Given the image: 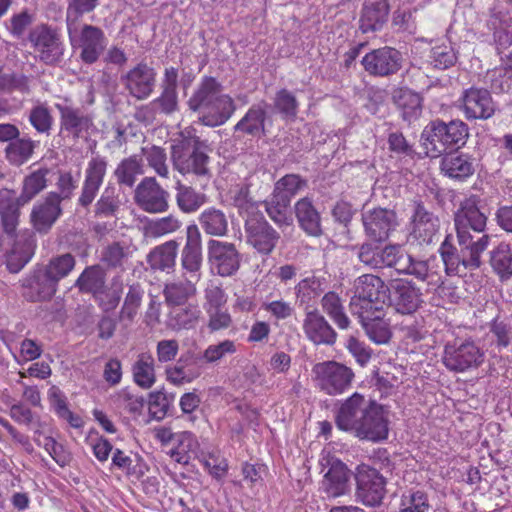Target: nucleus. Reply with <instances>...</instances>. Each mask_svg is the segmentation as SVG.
Returning a JSON list of instances; mask_svg holds the SVG:
<instances>
[{
  "mask_svg": "<svg viewBox=\"0 0 512 512\" xmlns=\"http://www.w3.org/2000/svg\"><path fill=\"white\" fill-rule=\"evenodd\" d=\"M368 292L375 299L376 310H384L385 307H394L398 313L411 314L420 305L419 295L416 290H362Z\"/></svg>",
  "mask_w": 512,
  "mask_h": 512,
  "instance_id": "obj_16",
  "label": "nucleus"
},
{
  "mask_svg": "<svg viewBox=\"0 0 512 512\" xmlns=\"http://www.w3.org/2000/svg\"><path fill=\"white\" fill-rule=\"evenodd\" d=\"M371 403L372 401L365 399L363 395L354 393L340 405L335 417L336 426L353 434Z\"/></svg>",
  "mask_w": 512,
  "mask_h": 512,
  "instance_id": "obj_24",
  "label": "nucleus"
},
{
  "mask_svg": "<svg viewBox=\"0 0 512 512\" xmlns=\"http://www.w3.org/2000/svg\"><path fill=\"white\" fill-rule=\"evenodd\" d=\"M451 239V235H448L440 247V254L447 269L457 268L459 264H462L465 268H479L481 266V253L488 248L490 242L488 234H482L477 239H468L465 244L457 239L460 250L451 243Z\"/></svg>",
  "mask_w": 512,
  "mask_h": 512,
  "instance_id": "obj_5",
  "label": "nucleus"
},
{
  "mask_svg": "<svg viewBox=\"0 0 512 512\" xmlns=\"http://www.w3.org/2000/svg\"><path fill=\"white\" fill-rule=\"evenodd\" d=\"M375 299L362 290L355 294L350 301V308L360 319L368 338L375 344H386L392 337L390 324L384 319L383 310H376Z\"/></svg>",
  "mask_w": 512,
  "mask_h": 512,
  "instance_id": "obj_3",
  "label": "nucleus"
},
{
  "mask_svg": "<svg viewBox=\"0 0 512 512\" xmlns=\"http://www.w3.org/2000/svg\"><path fill=\"white\" fill-rule=\"evenodd\" d=\"M398 272L414 275L424 280L428 273V265L425 261H416L410 255L401 252L392 265Z\"/></svg>",
  "mask_w": 512,
  "mask_h": 512,
  "instance_id": "obj_55",
  "label": "nucleus"
},
{
  "mask_svg": "<svg viewBox=\"0 0 512 512\" xmlns=\"http://www.w3.org/2000/svg\"><path fill=\"white\" fill-rule=\"evenodd\" d=\"M175 190L177 206L184 213H194L207 202L204 193L183 184L180 180L176 182Z\"/></svg>",
  "mask_w": 512,
  "mask_h": 512,
  "instance_id": "obj_45",
  "label": "nucleus"
},
{
  "mask_svg": "<svg viewBox=\"0 0 512 512\" xmlns=\"http://www.w3.org/2000/svg\"><path fill=\"white\" fill-rule=\"evenodd\" d=\"M60 196L55 192L47 195L46 199L35 205L31 212L33 227L40 233H47L60 216Z\"/></svg>",
  "mask_w": 512,
  "mask_h": 512,
  "instance_id": "obj_31",
  "label": "nucleus"
},
{
  "mask_svg": "<svg viewBox=\"0 0 512 512\" xmlns=\"http://www.w3.org/2000/svg\"><path fill=\"white\" fill-rule=\"evenodd\" d=\"M208 257L212 269L220 276H232L240 267L241 255L233 243L210 240Z\"/></svg>",
  "mask_w": 512,
  "mask_h": 512,
  "instance_id": "obj_18",
  "label": "nucleus"
},
{
  "mask_svg": "<svg viewBox=\"0 0 512 512\" xmlns=\"http://www.w3.org/2000/svg\"><path fill=\"white\" fill-rule=\"evenodd\" d=\"M136 204L148 213H163L169 208V193L154 177H145L135 189Z\"/></svg>",
  "mask_w": 512,
  "mask_h": 512,
  "instance_id": "obj_14",
  "label": "nucleus"
},
{
  "mask_svg": "<svg viewBox=\"0 0 512 512\" xmlns=\"http://www.w3.org/2000/svg\"><path fill=\"white\" fill-rule=\"evenodd\" d=\"M105 271L100 265L87 267L75 282L77 288H104Z\"/></svg>",
  "mask_w": 512,
  "mask_h": 512,
  "instance_id": "obj_61",
  "label": "nucleus"
},
{
  "mask_svg": "<svg viewBox=\"0 0 512 512\" xmlns=\"http://www.w3.org/2000/svg\"><path fill=\"white\" fill-rule=\"evenodd\" d=\"M392 101L401 113L402 119L411 124L422 114V97L409 88H397L392 93Z\"/></svg>",
  "mask_w": 512,
  "mask_h": 512,
  "instance_id": "obj_35",
  "label": "nucleus"
},
{
  "mask_svg": "<svg viewBox=\"0 0 512 512\" xmlns=\"http://www.w3.org/2000/svg\"><path fill=\"white\" fill-rule=\"evenodd\" d=\"M359 427L353 432V435L361 440L379 442L385 440L388 436V421L384 416L382 407L372 401L370 408L367 409L365 416L362 417Z\"/></svg>",
  "mask_w": 512,
  "mask_h": 512,
  "instance_id": "obj_22",
  "label": "nucleus"
},
{
  "mask_svg": "<svg viewBox=\"0 0 512 512\" xmlns=\"http://www.w3.org/2000/svg\"><path fill=\"white\" fill-rule=\"evenodd\" d=\"M235 110L234 100L228 94H224L200 112L199 121L205 126L217 127L226 123Z\"/></svg>",
  "mask_w": 512,
  "mask_h": 512,
  "instance_id": "obj_34",
  "label": "nucleus"
},
{
  "mask_svg": "<svg viewBox=\"0 0 512 512\" xmlns=\"http://www.w3.org/2000/svg\"><path fill=\"white\" fill-rule=\"evenodd\" d=\"M27 204L11 189L0 190V219L4 232L13 235L19 224L20 207Z\"/></svg>",
  "mask_w": 512,
  "mask_h": 512,
  "instance_id": "obj_33",
  "label": "nucleus"
},
{
  "mask_svg": "<svg viewBox=\"0 0 512 512\" xmlns=\"http://www.w3.org/2000/svg\"><path fill=\"white\" fill-rule=\"evenodd\" d=\"M352 472L345 463L333 460L321 481L320 490L327 498H338L351 492Z\"/></svg>",
  "mask_w": 512,
  "mask_h": 512,
  "instance_id": "obj_23",
  "label": "nucleus"
},
{
  "mask_svg": "<svg viewBox=\"0 0 512 512\" xmlns=\"http://www.w3.org/2000/svg\"><path fill=\"white\" fill-rule=\"evenodd\" d=\"M484 357V352L474 341H454L444 348L443 364L450 371L462 373L478 368Z\"/></svg>",
  "mask_w": 512,
  "mask_h": 512,
  "instance_id": "obj_8",
  "label": "nucleus"
},
{
  "mask_svg": "<svg viewBox=\"0 0 512 512\" xmlns=\"http://www.w3.org/2000/svg\"><path fill=\"white\" fill-rule=\"evenodd\" d=\"M36 146L37 142L31 138L18 136L5 147V158L11 165L19 167L32 157Z\"/></svg>",
  "mask_w": 512,
  "mask_h": 512,
  "instance_id": "obj_43",
  "label": "nucleus"
},
{
  "mask_svg": "<svg viewBox=\"0 0 512 512\" xmlns=\"http://www.w3.org/2000/svg\"><path fill=\"white\" fill-rule=\"evenodd\" d=\"M293 211L300 229L308 236L320 237L323 235L321 213L311 197L305 196L297 200Z\"/></svg>",
  "mask_w": 512,
  "mask_h": 512,
  "instance_id": "obj_28",
  "label": "nucleus"
},
{
  "mask_svg": "<svg viewBox=\"0 0 512 512\" xmlns=\"http://www.w3.org/2000/svg\"><path fill=\"white\" fill-rule=\"evenodd\" d=\"M440 170L445 177L463 182L475 173L476 160L473 156L458 150L448 152L441 159Z\"/></svg>",
  "mask_w": 512,
  "mask_h": 512,
  "instance_id": "obj_26",
  "label": "nucleus"
},
{
  "mask_svg": "<svg viewBox=\"0 0 512 512\" xmlns=\"http://www.w3.org/2000/svg\"><path fill=\"white\" fill-rule=\"evenodd\" d=\"M485 81L495 93L509 92L512 89V77L502 67L488 71Z\"/></svg>",
  "mask_w": 512,
  "mask_h": 512,
  "instance_id": "obj_64",
  "label": "nucleus"
},
{
  "mask_svg": "<svg viewBox=\"0 0 512 512\" xmlns=\"http://www.w3.org/2000/svg\"><path fill=\"white\" fill-rule=\"evenodd\" d=\"M123 205L120 188L107 185L94 205V215L99 218L115 217Z\"/></svg>",
  "mask_w": 512,
  "mask_h": 512,
  "instance_id": "obj_39",
  "label": "nucleus"
},
{
  "mask_svg": "<svg viewBox=\"0 0 512 512\" xmlns=\"http://www.w3.org/2000/svg\"><path fill=\"white\" fill-rule=\"evenodd\" d=\"M210 148L205 140L190 131L182 133V138L171 147L173 168L183 176L209 178Z\"/></svg>",
  "mask_w": 512,
  "mask_h": 512,
  "instance_id": "obj_1",
  "label": "nucleus"
},
{
  "mask_svg": "<svg viewBox=\"0 0 512 512\" xmlns=\"http://www.w3.org/2000/svg\"><path fill=\"white\" fill-rule=\"evenodd\" d=\"M290 205L279 198L273 196L265 201V210L270 219L281 229L291 227L293 218L289 212Z\"/></svg>",
  "mask_w": 512,
  "mask_h": 512,
  "instance_id": "obj_51",
  "label": "nucleus"
},
{
  "mask_svg": "<svg viewBox=\"0 0 512 512\" xmlns=\"http://www.w3.org/2000/svg\"><path fill=\"white\" fill-rule=\"evenodd\" d=\"M36 247L32 233L19 236L10 253L7 254L6 265L10 272H19L31 259Z\"/></svg>",
  "mask_w": 512,
  "mask_h": 512,
  "instance_id": "obj_37",
  "label": "nucleus"
},
{
  "mask_svg": "<svg viewBox=\"0 0 512 512\" xmlns=\"http://www.w3.org/2000/svg\"><path fill=\"white\" fill-rule=\"evenodd\" d=\"M403 63L400 51L392 47H382L367 53L361 60L364 70L372 76L386 77L396 74Z\"/></svg>",
  "mask_w": 512,
  "mask_h": 512,
  "instance_id": "obj_12",
  "label": "nucleus"
},
{
  "mask_svg": "<svg viewBox=\"0 0 512 512\" xmlns=\"http://www.w3.org/2000/svg\"><path fill=\"white\" fill-rule=\"evenodd\" d=\"M298 101L287 89L279 90L274 98V107L283 119L295 120L298 114Z\"/></svg>",
  "mask_w": 512,
  "mask_h": 512,
  "instance_id": "obj_53",
  "label": "nucleus"
},
{
  "mask_svg": "<svg viewBox=\"0 0 512 512\" xmlns=\"http://www.w3.org/2000/svg\"><path fill=\"white\" fill-rule=\"evenodd\" d=\"M50 173V169L42 167L25 176L22 182V190L19 195L20 200L28 203L40 192L46 189L49 181L48 175Z\"/></svg>",
  "mask_w": 512,
  "mask_h": 512,
  "instance_id": "obj_46",
  "label": "nucleus"
},
{
  "mask_svg": "<svg viewBox=\"0 0 512 512\" xmlns=\"http://www.w3.org/2000/svg\"><path fill=\"white\" fill-rule=\"evenodd\" d=\"M135 383L143 389H149L155 383L154 359L151 355L142 353L132 367Z\"/></svg>",
  "mask_w": 512,
  "mask_h": 512,
  "instance_id": "obj_48",
  "label": "nucleus"
},
{
  "mask_svg": "<svg viewBox=\"0 0 512 512\" xmlns=\"http://www.w3.org/2000/svg\"><path fill=\"white\" fill-rule=\"evenodd\" d=\"M457 59L458 56L455 49L446 43L433 46L429 55L431 65L440 70H446L454 66Z\"/></svg>",
  "mask_w": 512,
  "mask_h": 512,
  "instance_id": "obj_52",
  "label": "nucleus"
},
{
  "mask_svg": "<svg viewBox=\"0 0 512 512\" xmlns=\"http://www.w3.org/2000/svg\"><path fill=\"white\" fill-rule=\"evenodd\" d=\"M40 61L46 65L61 62L64 55V45L59 34L46 25L35 28L29 36Z\"/></svg>",
  "mask_w": 512,
  "mask_h": 512,
  "instance_id": "obj_13",
  "label": "nucleus"
},
{
  "mask_svg": "<svg viewBox=\"0 0 512 512\" xmlns=\"http://www.w3.org/2000/svg\"><path fill=\"white\" fill-rule=\"evenodd\" d=\"M55 107L60 114V133H66L74 140L88 134L93 126L91 115L72 105L56 104Z\"/></svg>",
  "mask_w": 512,
  "mask_h": 512,
  "instance_id": "obj_25",
  "label": "nucleus"
},
{
  "mask_svg": "<svg viewBox=\"0 0 512 512\" xmlns=\"http://www.w3.org/2000/svg\"><path fill=\"white\" fill-rule=\"evenodd\" d=\"M121 82L129 94L137 100L147 99L154 90L156 71L141 62L121 76Z\"/></svg>",
  "mask_w": 512,
  "mask_h": 512,
  "instance_id": "obj_21",
  "label": "nucleus"
},
{
  "mask_svg": "<svg viewBox=\"0 0 512 512\" xmlns=\"http://www.w3.org/2000/svg\"><path fill=\"white\" fill-rule=\"evenodd\" d=\"M462 100L464 113L468 119L486 120L495 113V104L487 89L475 87L467 89Z\"/></svg>",
  "mask_w": 512,
  "mask_h": 512,
  "instance_id": "obj_27",
  "label": "nucleus"
},
{
  "mask_svg": "<svg viewBox=\"0 0 512 512\" xmlns=\"http://www.w3.org/2000/svg\"><path fill=\"white\" fill-rule=\"evenodd\" d=\"M489 263L493 271L502 280L512 277V249L510 244L501 242L489 253Z\"/></svg>",
  "mask_w": 512,
  "mask_h": 512,
  "instance_id": "obj_44",
  "label": "nucleus"
},
{
  "mask_svg": "<svg viewBox=\"0 0 512 512\" xmlns=\"http://www.w3.org/2000/svg\"><path fill=\"white\" fill-rule=\"evenodd\" d=\"M179 244L176 240H169L156 246L147 256V262L154 270L164 271L174 267Z\"/></svg>",
  "mask_w": 512,
  "mask_h": 512,
  "instance_id": "obj_42",
  "label": "nucleus"
},
{
  "mask_svg": "<svg viewBox=\"0 0 512 512\" xmlns=\"http://www.w3.org/2000/svg\"><path fill=\"white\" fill-rule=\"evenodd\" d=\"M141 174H143V166L136 156L123 159L114 171L117 182L129 188L134 186L137 176Z\"/></svg>",
  "mask_w": 512,
  "mask_h": 512,
  "instance_id": "obj_49",
  "label": "nucleus"
},
{
  "mask_svg": "<svg viewBox=\"0 0 512 512\" xmlns=\"http://www.w3.org/2000/svg\"><path fill=\"white\" fill-rule=\"evenodd\" d=\"M182 278L187 286L195 287L201 278L202 247L197 226L187 227L186 244L181 252Z\"/></svg>",
  "mask_w": 512,
  "mask_h": 512,
  "instance_id": "obj_10",
  "label": "nucleus"
},
{
  "mask_svg": "<svg viewBox=\"0 0 512 512\" xmlns=\"http://www.w3.org/2000/svg\"><path fill=\"white\" fill-rule=\"evenodd\" d=\"M223 91V85L216 78L205 76L187 101V105L193 112H202L207 106L224 95Z\"/></svg>",
  "mask_w": 512,
  "mask_h": 512,
  "instance_id": "obj_32",
  "label": "nucleus"
},
{
  "mask_svg": "<svg viewBox=\"0 0 512 512\" xmlns=\"http://www.w3.org/2000/svg\"><path fill=\"white\" fill-rule=\"evenodd\" d=\"M428 496L421 490H409L401 496L400 512H428Z\"/></svg>",
  "mask_w": 512,
  "mask_h": 512,
  "instance_id": "obj_57",
  "label": "nucleus"
},
{
  "mask_svg": "<svg viewBox=\"0 0 512 512\" xmlns=\"http://www.w3.org/2000/svg\"><path fill=\"white\" fill-rule=\"evenodd\" d=\"M247 242L258 252L268 255L276 247L280 234L262 214L253 213L245 221Z\"/></svg>",
  "mask_w": 512,
  "mask_h": 512,
  "instance_id": "obj_11",
  "label": "nucleus"
},
{
  "mask_svg": "<svg viewBox=\"0 0 512 512\" xmlns=\"http://www.w3.org/2000/svg\"><path fill=\"white\" fill-rule=\"evenodd\" d=\"M199 443L188 431L176 434L175 447L167 453L177 463L187 465L191 459L198 457Z\"/></svg>",
  "mask_w": 512,
  "mask_h": 512,
  "instance_id": "obj_38",
  "label": "nucleus"
},
{
  "mask_svg": "<svg viewBox=\"0 0 512 512\" xmlns=\"http://www.w3.org/2000/svg\"><path fill=\"white\" fill-rule=\"evenodd\" d=\"M389 11L388 0H364L359 18L360 31L367 34L382 30L388 21Z\"/></svg>",
  "mask_w": 512,
  "mask_h": 512,
  "instance_id": "obj_29",
  "label": "nucleus"
},
{
  "mask_svg": "<svg viewBox=\"0 0 512 512\" xmlns=\"http://www.w3.org/2000/svg\"><path fill=\"white\" fill-rule=\"evenodd\" d=\"M315 385L324 393L335 396L344 393L354 378L351 368L337 361L316 363L312 368Z\"/></svg>",
  "mask_w": 512,
  "mask_h": 512,
  "instance_id": "obj_6",
  "label": "nucleus"
},
{
  "mask_svg": "<svg viewBox=\"0 0 512 512\" xmlns=\"http://www.w3.org/2000/svg\"><path fill=\"white\" fill-rule=\"evenodd\" d=\"M308 186V181L299 174H286L274 184L272 195L291 205V201Z\"/></svg>",
  "mask_w": 512,
  "mask_h": 512,
  "instance_id": "obj_40",
  "label": "nucleus"
},
{
  "mask_svg": "<svg viewBox=\"0 0 512 512\" xmlns=\"http://www.w3.org/2000/svg\"><path fill=\"white\" fill-rule=\"evenodd\" d=\"M356 501L367 507L381 505L386 495V478L375 468L361 464L355 471Z\"/></svg>",
  "mask_w": 512,
  "mask_h": 512,
  "instance_id": "obj_7",
  "label": "nucleus"
},
{
  "mask_svg": "<svg viewBox=\"0 0 512 512\" xmlns=\"http://www.w3.org/2000/svg\"><path fill=\"white\" fill-rule=\"evenodd\" d=\"M181 227V222L169 215L156 220H151L145 225V234L150 237H161L173 233Z\"/></svg>",
  "mask_w": 512,
  "mask_h": 512,
  "instance_id": "obj_58",
  "label": "nucleus"
},
{
  "mask_svg": "<svg viewBox=\"0 0 512 512\" xmlns=\"http://www.w3.org/2000/svg\"><path fill=\"white\" fill-rule=\"evenodd\" d=\"M268 104L265 101L253 104L245 115L236 123L234 133L260 138L266 135V120Z\"/></svg>",
  "mask_w": 512,
  "mask_h": 512,
  "instance_id": "obj_30",
  "label": "nucleus"
},
{
  "mask_svg": "<svg viewBox=\"0 0 512 512\" xmlns=\"http://www.w3.org/2000/svg\"><path fill=\"white\" fill-rule=\"evenodd\" d=\"M78 19H67V30L71 46L79 49V58L85 64L91 65L98 61L107 46V38L103 30L97 26L84 24L79 30Z\"/></svg>",
  "mask_w": 512,
  "mask_h": 512,
  "instance_id": "obj_4",
  "label": "nucleus"
},
{
  "mask_svg": "<svg viewBox=\"0 0 512 512\" xmlns=\"http://www.w3.org/2000/svg\"><path fill=\"white\" fill-rule=\"evenodd\" d=\"M48 397L51 406L60 418L66 420L74 428L82 426V419L69 410L67 399L58 387L52 386L49 389Z\"/></svg>",
  "mask_w": 512,
  "mask_h": 512,
  "instance_id": "obj_50",
  "label": "nucleus"
},
{
  "mask_svg": "<svg viewBox=\"0 0 512 512\" xmlns=\"http://www.w3.org/2000/svg\"><path fill=\"white\" fill-rule=\"evenodd\" d=\"M439 228V218L429 211L422 202H415L410 237L419 245H430L437 239Z\"/></svg>",
  "mask_w": 512,
  "mask_h": 512,
  "instance_id": "obj_19",
  "label": "nucleus"
},
{
  "mask_svg": "<svg viewBox=\"0 0 512 512\" xmlns=\"http://www.w3.org/2000/svg\"><path fill=\"white\" fill-rule=\"evenodd\" d=\"M469 136L468 126L460 120L445 123L441 120L430 122L421 133L425 153L431 158L439 157L462 147Z\"/></svg>",
  "mask_w": 512,
  "mask_h": 512,
  "instance_id": "obj_2",
  "label": "nucleus"
},
{
  "mask_svg": "<svg viewBox=\"0 0 512 512\" xmlns=\"http://www.w3.org/2000/svg\"><path fill=\"white\" fill-rule=\"evenodd\" d=\"M306 336L315 344L332 345L336 340V332L326 319L316 311L306 314L303 325Z\"/></svg>",
  "mask_w": 512,
  "mask_h": 512,
  "instance_id": "obj_36",
  "label": "nucleus"
},
{
  "mask_svg": "<svg viewBox=\"0 0 512 512\" xmlns=\"http://www.w3.org/2000/svg\"><path fill=\"white\" fill-rule=\"evenodd\" d=\"M362 222L367 237L374 242L386 241L398 225L395 211L381 207L364 212Z\"/></svg>",
  "mask_w": 512,
  "mask_h": 512,
  "instance_id": "obj_17",
  "label": "nucleus"
},
{
  "mask_svg": "<svg viewBox=\"0 0 512 512\" xmlns=\"http://www.w3.org/2000/svg\"><path fill=\"white\" fill-rule=\"evenodd\" d=\"M107 166V160L101 156L92 157L88 162L84 173L81 193L78 198V205L82 208H89L96 199L100 187L104 182Z\"/></svg>",
  "mask_w": 512,
  "mask_h": 512,
  "instance_id": "obj_20",
  "label": "nucleus"
},
{
  "mask_svg": "<svg viewBox=\"0 0 512 512\" xmlns=\"http://www.w3.org/2000/svg\"><path fill=\"white\" fill-rule=\"evenodd\" d=\"M480 202L479 196L471 195L460 203L459 209L455 213L457 239H460L463 244L468 239H476L470 234L469 229L478 233L485 230L487 217L480 209Z\"/></svg>",
  "mask_w": 512,
  "mask_h": 512,
  "instance_id": "obj_9",
  "label": "nucleus"
},
{
  "mask_svg": "<svg viewBox=\"0 0 512 512\" xmlns=\"http://www.w3.org/2000/svg\"><path fill=\"white\" fill-rule=\"evenodd\" d=\"M198 220L202 230L210 236L222 237L228 232V216L220 209L209 207L201 212Z\"/></svg>",
  "mask_w": 512,
  "mask_h": 512,
  "instance_id": "obj_41",
  "label": "nucleus"
},
{
  "mask_svg": "<svg viewBox=\"0 0 512 512\" xmlns=\"http://www.w3.org/2000/svg\"><path fill=\"white\" fill-rule=\"evenodd\" d=\"M322 306L324 311L333 319L339 328H348L350 321L343 312L340 298L334 291H329L324 295L322 298Z\"/></svg>",
  "mask_w": 512,
  "mask_h": 512,
  "instance_id": "obj_54",
  "label": "nucleus"
},
{
  "mask_svg": "<svg viewBox=\"0 0 512 512\" xmlns=\"http://www.w3.org/2000/svg\"><path fill=\"white\" fill-rule=\"evenodd\" d=\"M74 266L75 259L69 253L51 259L43 272L45 283L48 285L57 284L60 279L66 277L72 271Z\"/></svg>",
  "mask_w": 512,
  "mask_h": 512,
  "instance_id": "obj_47",
  "label": "nucleus"
},
{
  "mask_svg": "<svg viewBox=\"0 0 512 512\" xmlns=\"http://www.w3.org/2000/svg\"><path fill=\"white\" fill-rule=\"evenodd\" d=\"M29 122L38 133L49 135L53 117L47 106L39 104L30 110Z\"/></svg>",
  "mask_w": 512,
  "mask_h": 512,
  "instance_id": "obj_59",
  "label": "nucleus"
},
{
  "mask_svg": "<svg viewBox=\"0 0 512 512\" xmlns=\"http://www.w3.org/2000/svg\"><path fill=\"white\" fill-rule=\"evenodd\" d=\"M142 153L145 156L148 165L160 177H168L169 169L166 164L167 156L164 148L153 145L149 148H142Z\"/></svg>",
  "mask_w": 512,
  "mask_h": 512,
  "instance_id": "obj_60",
  "label": "nucleus"
},
{
  "mask_svg": "<svg viewBox=\"0 0 512 512\" xmlns=\"http://www.w3.org/2000/svg\"><path fill=\"white\" fill-rule=\"evenodd\" d=\"M398 329L402 332L404 338L412 342L420 341L428 334V330L424 326V319L422 317L406 318L398 325Z\"/></svg>",
  "mask_w": 512,
  "mask_h": 512,
  "instance_id": "obj_63",
  "label": "nucleus"
},
{
  "mask_svg": "<svg viewBox=\"0 0 512 512\" xmlns=\"http://www.w3.org/2000/svg\"><path fill=\"white\" fill-rule=\"evenodd\" d=\"M128 257V247L120 242H113L106 246L101 254V260L111 268L122 267Z\"/></svg>",
  "mask_w": 512,
  "mask_h": 512,
  "instance_id": "obj_62",
  "label": "nucleus"
},
{
  "mask_svg": "<svg viewBox=\"0 0 512 512\" xmlns=\"http://www.w3.org/2000/svg\"><path fill=\"white\" fill-rule=\"evenodd\" d=\"M35 441L38 445L43 446L59 466L65 467L70 464L72 460L70 451L63 444L58 443L53 437L44 436L43 440L38 437L35 438Z\"/></svg>",
  "mask_w": 512,
  "mask_h": 512,
  "instance_id": "obj_56",
  "label": "nucleus"
},
{
  "mask_svg": "<svg viewBox=\"0 0 512 512\" xmlns=\"http://www.w3.org/2000/svg\"><path fill=\"white\" fill-rule=\"evenodd\" d=\"M178 70L174 67H167L160 83L161 93L147 106L153 114L172 115L179 109L178 101Z\"/></svg>",
  "mask_w": 512,
  "mask_h": 512,
  "instance_id": "obj_15",
  "label": "nucleus"
}]
</instances>
